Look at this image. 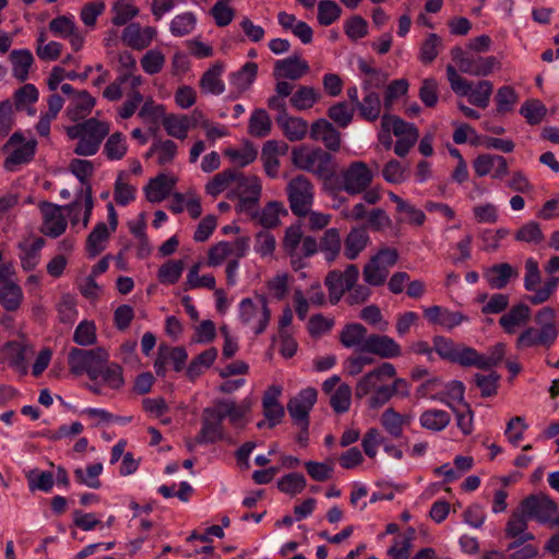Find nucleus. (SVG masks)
Instances as JSON below:
<instances>
[{
	"instance_id": "f257e3e1",
	"label": "nucleus",
	"mask_w": 559,
	"mask_h": 559,
	"mask_svg": "<svg viewBox=\"0 0 559 559\" xmlns=\"http://www.w3.org/2000/svg\"><path fill=\"white\" fill-rule=\"evenodd\" d=\"M248 411V405H238L235 401H214L212 406L205 407L202 412V426L194 442L199 444H207L215 443L221 440H227L223 420L228 418L231 425L238 426Z\"/></svg>"
},
{
	"instance_id": "f03ea898",
	"label": "nucleus",
	"mask_w": 559,
	"mask_h": 559,
	"mask_svg": "<svg viewBox=\"0 0 559 559\" xmlns=\"http://www.w3.org/2000/svg\"><path fill=\"white\" fill-rule=\"evenodd\" d=\"M525 273L523 286L532 293L527 301L532 305H542L550 299L559 286V277L554 274L559 271V255L551 257L545 265V272L549 275L542 283V272L538 262L534 258H527L524 264Z\"/></svg>"
},
{
	"instance_id": "7ed1b4c3",
	"label": "nucleus",
	"mask_w": 559,
	"mask_h": 559,
	"mask_svg": "<svg viewBox=\"0 0 559 559\" xmlns=\"http://www.w3.org/2000/svg\"><path fill=\"white\" fill-rule=\"evenodd\" d=\"M109 123L96 118H90L83 122L67 128V135L79 139L74 153L80 156H92L97 153L103 140L109 133Z\"/></svg>"
},
{
	"instance_id": "20e7f679",
	"label": "nucleus",
	"mask_w": 559,
	"mask_h": 559,
	"mask_svg": "<svg viewBox=\"0 0 559 559\" xmlns=\"http://www.w3.org/2000/svg\"><path fill=\"white\" fill-rule=\"evenodd\" d=\"M445 72L450 87L456 96L466 97L468 103L476 107L483 109L488 107L493 91V85L490 81H468L457 72L453 64H448Z\"/></svg>"
},
{
	"instance_id": "39448f33",
	"label": "nucleus",
	"mask_w": 559,
	"mask_h": 559,
	"mask_svg": "<svg viewBox=\"0 0 559 559\" xmlns=\"http://www.w3.org/2000/svg\"><path fill=\"white\" fill-rule=\"evenodd\" d=\"M555 310L550 307L540 309L536 314V322L540 329L530 326L525 329L516 340V348L522 350L534 346L549 348L558 337V329L555 323Z\"/></svg>"
},
{
	"instance_id": "423d86ee",
	"label": "nucleus",
	"mask_w": 559,
	"mask_h": 559,
	"mask_svg": "<svg viewBox=\"0 0 559 559\" xmlns=\"http://www.w3.org/2000/svg\"><path fill=\"white\" fill-rule=\"evenodd\" d=\"M292 162L297 168L312 173L323 180H330L336 174L334 157L320 147L312 150L305 146L294 147Z\"/></svg>"
},
{
	"instance_id": "0eeeda50",
	"label": "nucleus",
	"mask_w": 559,
	"mask_h": 559,
	"mask_svg": "<svg viewBox=\"0 0 559 559\" xmlns=\"http://www.w3.org/2000/svg\"><path fill=\"white\" fill-rule=\"evenodd\" d=\"M108 353L103 347L82 349L73 347L68 355L70 371L76 376L86 373L91 380L100 377L102 366L108 364Z\"/></svg>"
},
{
	"instance_id": "6e6552de",
	"label": "nucleus",
	"mask_w": 559,
	"mask_h": 559,
	"mask_svg": "<svg viewBox=\"0 0 559 559\" xmlns=\"http://www.w3.org/2000/svg\"><path fill=\"white\" fill-rule=\"evenodd\" d=\"M451 58L457 72L461 71L472 76H488L500 68V62L495 56L484 57L460 46L451 49Z\"/></svg>"
},
{
	"instance_id": "1a4fd4ad",
	"label": "nucleus",
	"mask_w": 559,
	"mask_h": 559,
	"mask_svg": "<svg viewBox=\"0 0 559 559\" xmlns=\"http://www.w3.org/2000/svg\"><path fill=\"white\" fill-rule=\"evenodd\" d=\"M521 509L530 520L534 519L540 524L551 527L559 525V512L555 501L547 495H531L521 502Z\"/></svg>"
},
{
	"instance_id": "9d476101",
	"label": "nucleus",
	"mask_w": 559,
	"mask_h": 559,
	"mask_svg": "<svg viewBox=\"0 0 559 559\" xmlns=\"http://www.w3.org/2000/svg\"><path fill=\"white\" fill-rule=\"evenodd\" d=\"M373 180V173L364 162H352L340 173L341 189L347 194L356 195L368 189Z\"/></svg>"
},
{
	"instance_id": "9b49d317",
	"label": "nucleus",
	"mask_w": 559,
	"mask_h": 559,
	"mask_svg": "<svg viewBox=\"0 0 559 559\" xmlns=\"http://www.w3.org/2000/svg\"><path fill=\"white\" fill-rule=\"evenodd\" d=\"M292 212L297 216L308 215L313 201V186L304 175L296 176L287 185Z\"/></svg>"
},
{
	"instance_id": "f8f14e48",
	"label": "nucleus",
	"mask_w": 559,
	"mask_h": 559,
	"mask_svg": "<svg viewBox=\"0 0 559 559\" xmlns=\"http://www.w3.org/2000/svg\"><path fill=\"white\" fill-rule=\"evenodd\" d=\"M231 194L238 197V206L241 212L253 213L261 195L260 179L255 176H245L238 170L234 191L228 197L230 198Z\"/></svg>"
},
{
	"instance_id": "ddd939ff",
	"label": "nucleus",
	"mask_w": 559,
	"mask_h": 559,
	"mask_svg": "<svg viewBox=\"0 0 559 559\" xmlns=\"http://www.w3.org/2000/svg\"><path fill=\"white\" fill-rule=\"evenodd\" d=\"M391 131L396 138L394 153L400 157L408 154L419 138L417 127L396 116L386 115V132Z\"/></svg>"
},
{
	"instance_id": "4468645a",
	"label": "nucleus",
	"mask_w": 559,
	"mask_h": 559,
	"mask_svg": "<svg viewBox=\"0 0 559 559\" xmlns=\"http://www.w3.org/2000/svg\"><path fill=\"white\" fill-rule=\"evenodd\" d=\"M359 270L355 264H349L344 272L331 271L325 277V286L329 289L330 301L335 305L347 290H352L358 280Z\"/></svg>"
},
{
	"instance_id": "2eb2a0df",
	"label": "nucleus",
	"mask_w": 559,
	"mask_h": 559,
	"mask_svg": "<svg viewBox=\"0 0 559 559\" xmlns=\"http://www.w3.org/2000/svg\"><path fill=\"white\" fill-rule=\"evenodd\" d=\"M376 393L369 401L371 408H379L384 404V366L367 373L356 386V397L361 399Z\"/></svg>"
},
{
	"instance_id": "dca6fc26",
	"label": "nucleus",
	"mask_w": 559,
	"mask_h": 559,
	"mask_svg": "<svg viewBox=\"0 0 559 559\" xmlns=\"http://www.w3.org/2000/svg\"><path fill=\"white\" fill-rule=\"evenodd\" d=\"M259 306L251 298H245L239 305V318L243 324H249L255 317H259L258 325L254 330L257 335L263 333L271 319V310L267 307L266 298L258 296Z\"/></svg>"
},
{
	"instance_id": "f3484780",
	"label": "nucleus",
	"mask_w": 559,
	"mask_h": 559,
	"mask_svg": "<svg viewBox=\"0 0 559 559\" xmlns=\"http://www.w3.org/2000/svg\"><path fill=\"white\" fill-rule=\"evenodd\" d=\"M23 142H24V138H23L22 133L14 132L10 136V139L8 140L5 145L3 146V148L7 150L9 147H13V146L20 144V146L15 147L11 152V154L5 158V162H4L5 169L12 171V170H14L15 166L28 163L33 159V157L35 155V151H36V144H37L36 141L31 140L25 143H23Z\"/></svg>"
},
{
	"instance_id": "a211bd4d",
	"label": "nucleus",
	"mask_w": 559,
	"mask_h": 559,
	"mask_svg": "<svg viewBox=\"0 0 559 559\" xmlns=\"http://www.w3.org/2000/svg\"><path fill=\"white\" fill-rule=\"evenodd\" d=\"M43 215L40 231L51 238L61 236L67 229V219L62 213L63 206L44 201L39 204Z\"/></svg>"
},
{
	"instance_id": "6ab92c4d",
	"label": "nucleus",
	"mask_w": 559,
	"mask_h": 559,
	"mask_svg": "<svg viewBox=\"0 0 559 559\" xmlns=\"http://www.w3.org/2000/svg\"><path fill=\"white\" fill-rule=\"evenodd\" d=\"M317 395L316 389L307 388L289 400L287 411L296 424L309 423V413L317 401Z\"/></svg>"
},
{
	"instance_id": "aec40b11",
	"label": "nucleus",
	"mask_w": 559,
	"mask_h": 559,
	"mask_svg": "<svg viewBox=\"0 0 559 559\" xmlns=\"http://www.w3.org/2000/svg\"><path fill=\"white\" fill-rule=\"evenodd\" d=\"M156 35L153 26L141 27L139 23H130L122 31L121 39L128 47L142 50L151 45Z\"/></svg>"
},
{
	"instance_id": "412c9836",
	"label": "nucleus",
	"mask_w": 559,
	"mask_h": 559,
	"mask_svg": "<svg viewBox=\"0 0 559 559\" xmlns=\"http://www.w3.org/2000/svg\"><path fill=\"white\" fill-rule=\"evenodd\" d=\"M424 313L430 323L440 325L447 330H453L464 322H469V317L463 312L452 311L440 306L426 308Z\"/></svg>"
},
{
	"instance_id": "4be33fe9",
	"label": "nucleus",
	"mask_w": 559,
	"mask_h": 559,
	"mask_svg": "<svg viewBox=\"0 0 559 559\" xmlns=\"http://www.w3.org/2000/svg\"><path fill=\"white\" fill-rule=\"evenodd\" d=\"M310 138L314 141H322L324 146L333 152L341 147L340 131L326 119L316 120L310 128Z\"/></svg>"
},
{
	"instance_id": "5701e85b",
	"label": "nucleus",
	"mask_w": 559,
	"mask_h": 559,
	"mask_svg": "<svg viewBox=\"0 0 559 559\" xmlns=\"http://www.w3.org/2000/svg\"><path fill=\"white\" fill-rule=\"evenodd\" d=\"M309 72V64L306 60H302L299 56L294 55L288 58L277 60L274 64L273 75L277 80H299L306 73Z\"/></svg>"
},
{
	"instance_id": "b1692460",
	"label": "nucleus",
	"mask_w": 559,
	"mask_h": 559,
	"mask_svg": "<svg viewBox=\"0 0 559 559\" xmlns=\"http://www.w3.org/2000/svg\"><path fill=\"white\" fill-rule=\"evenodd\" d=\"M288 151V145L285 142L276 140L266 141L262 147L261 159L266 175L275 178L280 168V155H285Z\"/></svg>"
},
{
	"instance_id": "393cba45",
	"label": "nucleus",
	"mask_w": 559,
	"mask_h": 559,
	"mask_svg": "<svg viewBox=\"0 0 559 559\" xmlns=\"http://www.w3.org/2000/svg\"><path fill=\"white\" fill-rule=\"evenodd\" d=\"M13 275L0 280V305L7 311H16L24 298L21 286L12 280Z\"/></svg>"
},
{
	"instance_id": "a878e982",
	"label": "nucleus",
	"mask_w": 559,
	"mask_h": 559,
	"mask_svg": "<svg viewBox=\"0 0 559 559\" xmlns=\"http://www.w3.org/2000/svg\"><path fill=\"white\" fill-rule=\"evenodd\" d=\"M519 272L510 263H498L488 267L484 277L488 285L493 289L504 288L512 278H516Z\"/></svg>"
},
{
	"instance_id": "bb28decb",
	"label": "nucleus",
	"mask_w": 559,
	"mask_h": 559,
	"mask_svg": "<svg viewBox=\"0 0 559 559\" xmlns=\"http://www.w3.org/2000/svg\"><path fill=\"white\" fill-rule=\"evenodd\" d=\"M176 185L174 178H169L164 174L151 179L145 186L144 192L148 202L157 203L166 199Z\"/></svg>"
},
{
	"instance_id": "cd10ccee",
	"label": "nucleus",
	"mask_w": 559,
	"mask_h": 559,
	"mask_svg": "<svg viewBox=\"0 0 559 559\" xmlns=\"http://www.w3.org/2000/svg\"><path fill=\"white\" fill-rule=\"evenodd\" d=\"M276 122L284 135L292 142L302 140L308 131V123L302 118L290 117L288 114L277 115Z\"/></svg>"
},
{
	"instance_id": "c85d7f7f",
	"label": "nucleus",
	"mask_w": 559,
	"mask_h": 559,
	"mask_svg": "<svg viewBox=\"0 0 559 559\" xmlns=\"http://www.w3.org/2000/svg\"><path fill=\"white\" fill-rule=\"evenodd\" d=\"M465 385L462 381L452 380L443 385V389L431 397L454 409L459 404H467L464 400Z\"/></svg>"
},
{
	"instance_id": "c756f323",
	"label": "nucleus",
	"mask_w": 559,
	"mask_h": 559,
	"mask_svg": "<svg viewBox=\"0 0 559 559\" xmlns=\"http://www.w3.org/2000/svg\"><path fill=\"white\" fill-rule=\"evenodd\" d=\"M531 310L527 305L518 304L499 319V323L506 333L513 334L519 326L527 322Z\"/></svg>"
},
{
	"instance_id": "7c9ffc66",
	"label": "nucleus",
	"mask_w": 559,
	"mask_h": 559,
	"mask_svg": "<svg viewBox=\"0 0 559 559\" xmlns=\"http://www.w3.org/2000/svg\"><path fill=\"white\" fill-rule=\"evenodd\" d=\"M9 59L12 63V75L20 82L28 79L29 69L34 63V57L28 49H14Z\"/></svg>"
},
{
	"instance_id": "2f4dec72",
	"label": "nucleus",
	"mask_w": 559,
	"mask_h": 559,
	"mask_svg": "<svg viewBox=\"0 0 559 559\" xmlns=\"http://www.w3.org/2000/svg\"><path fill=\"white\" fill-rule=\"evenodd\" d=\"M95 103V98L87 91H80L72 98L67 114L71 120L78 121L91 114Z\"/></svg>"
},
{
	"instance_id": "473e14b6",
	"label": "nucleus",
	"mask_w": 559,
	"mask_h": 559,
	"mask_svg": "<svg viewBox=\"0 0 559 559\" xmlns=\"http://www.w3.org/2000/svg\"><path fill=\"white\" fill-rule=\"evenodd\" d=\"M386 195L391 201H393L396 204V212L405 215V217L401 218L400 221L415 226H421L425 223L426 214L424 213V211L417 209L416 206L403 200L393 192H388Z\"/></svg>"
},
{
	"instance_id": "72a5a7b5",
	"label": "nucleus",
	"mask_w": 559,
	"mask_h": 559,
	"mask_svg": "<svg viewBox=\"0 0 559 559\" xmlns=\"http://www.w3.org/2000/svg\"><path fill=\"white\" fill-rule=\"evenodd\" d=\"M364 280L369 285L378 286L384 281V249L381 248L364 267Z\"/></svg>"
},
{
	"instance_id": "f704fd0d",
	"label": "nucleus",
	"mask_w": 559,
	"mask_h": 559,
	"mask_svg": "<svg viewBox=\"0 0 559 559\" xmlns=\"http://www.w3.org/2000/svg\"><path fill=\"white\" fill-rule=\"evenodd\" d=\"M45 246L44 238H36L31 245L19 243L20 259L24 271H33L40 260V250Z\"/></svg>"
},
{
	"instance_id": "c9c22d12",
	"label": "nucleus",
	"mask_w": 559,
	"mask_h": 559,
	"mask_svg": "<svg viewBox=\"0 0 559 559\" xmlns=\"http://www.w3.org/2000/svg\"><path fill=\"white\" fill-rule=\"evenodd\" d=\"M223 68V63L216 62L203 73L200 80V86L204 92L214 95H219L224 92L225 86L221 80Z\"/></svg>"
},
{
	"instance_id": "e433bc0d",
	"label": "nucleus",
	"mask_w": 559,
	"mask_h": 559,
	"mask_svg": "<svg viewBox=\"0 0 559 559\" xmlns=\"http://www.w3.org/2000/svg\"><path fill=\"white\" fill-rule=\"evenodd\" d=\"M238 176L237 168H228L222 173L216 174L211 181L207 182L205 190L206 193L212 197H217L219 193L225 191L231 185H235V180Z\"/></svg>"
},
{
	"instance_id": "4c0bfd02",
	"label": "nucleus",
	"mask_w": 559,
	"mask_h": 559,
	"mask_svg": "<svg viewBox=\"0 0 559 559\" xmlns=\"http://www.w3.org/2000/svg\"><path fill=\"white\" fill-rule=\"evenodd\" d=\"M271 130L272 120L266 110L255 109L249 119L248 132L255 138H265Z\"/></svg>"
},
{
	"instance_id": "58836bf2",
	"label": "nucleus",
	"mask_w": 559,
	"mask_h": 559,
	"mask_svg": "<svg viewBox=\"0 0 559 559\" xmlns=\"http://www.w3.org/2000/svg\"><path fill=\"white\" fill-rule=\"evenodd\" d=\"M519 102V94L511 85L499 87L495 95L496 111L499 115L511 112Z\"/></svg>"
},
{
	"instance_id": "ea45409f",
	"label": "nucleus",
	"mask_w": 559,
	"mask_h": 559,
	"mask_svg": "<svg viewBox=\"0 0 559 559\" xmlns=\"http://www.w3.org/2000/svg\"><path fill=\"white\" fill-rule=\"evenodd\" d=\"M163 127L168 135L185 140L190 129V118L188 116L168 115L163 119Z\"/></svg>"
},
{
	"instance_id": "a19ab883",
	"label": "nucleus",
	"mask_w": 559,
	"mask_h": 559,
	"mask_svg": "<svg viewBox=\"0 0 559 559\" xmlns=\"http://www.w3.org/2000/svg\"><path fill=\"white\" fill-rule=\"evenodd\" d=\"M109 238V230L105 223H98L86 239V250L91 258L98 255L104 249V242Z\"/></svg>"
},
{
	"instance_id": "79ce46f5",
	"label": "nucleus",
	"mask_w": 559,
	"mask_h": 559,
	"mask_svg": "<svg viewBox=\"0 0 559 559\" xmlns=\"http://www.w3.org/2000/svg\"><path fill=\"white\" fill-rule=\"evenodd\" d=\"M451 417L448 412L442 409H428L424 412L419 421L420 425L432 431H441L450 424Z\"/></svg>"
},
{
	"instance_id": "37998d69",
	"label": "nucleus",
	"mask_w": 559,
	"mask_h": 559,
	"mask_svg": "<svg viewBox=\"0 0 559 559\" xmlns=\"http://www.w3.org/2000/svg\"><path fill=\"white\" fill-rule=\"evenodd\" d=\"M366 334L367 329L362 324L349 323L341 331L340 342L347 348L355 347L358 350Z\"/></svg>"
},
{
	"instance_id": "c03bdc74",
	"label": "nucleus",
	"mask_w": 559,
	"mask_h": 559,
	"mask_svg": "<svg viewBox=\"0 0 559 559\" xmlns=\"http://www.w3.org/2000/svg\"><path fill=\"white\" fill-rule=\"evenodd\" d=\"M258 72V66L254 62H247L240 70L231 73L230 84L236 87L239 93H242L253 83Z\"/></svg>"
},
{
	"instance_id": "a18cd8bd",
	"label": "nucleus",
	"mask_w": 559,
	"mask_h": 559,
	"mask_svg": "<svg viewBox=\"0 0 559 559\" xmlns=\"http://www.w3.org/2000/svg\"><path fill=\"white\" fill-rule=\"evenodd\" d=\"M358 68L364 74L365 90L380 88L384 83V73L373 66L372 61L365 59L358 60Z\"/></svg>"
},
{
	"instance_id": "49530a36",
	"label": "nucleus",
	"mask_w": 559,
	"mask_h": 559,
	"mask_svg": "<svg viewBox=\"0 0 559 559\" xmlns=\"http://www.w3.org/2000/svg\"><path fill=\"white\" fill-rule=\"evenodd\" d=\"M367 234L362 228L353 229L345 239L344 253L349 260H354L367 245Z\"/></svg>"
},
{
	"instance_id": "de8ad7c7",
	"label": "nucleus",
	"mask_w": 559,
	"mask_h": 559,
	"mask_svg": "<svg viewBox=\"0 0 559 559\" xmlns=\"http://www.w3.org/2000/svg\"><path fill=\"white\" fill-rule=\"evenodd\" d=\"M111 11L114 13L111 22L116 26L128 24L129 21L139 14V9L129 0H115Z\"/></svg>"
},
{
	"instance_id": "09e8293b",
	"label": "nucleus",
	"mask_w": 559,
	"mask_h": 559,
	"mask_svg": "<svg viewBox=\"0 0 559 559\" xmlns=\"http://www.w3.org/2000/svg\"><path fill=\"white\" fill-rule=\"evenodd\" d=\"M355 109V106L349 105L346 102H340L328 109V116L340 128H346L353 120Z\"/></svg>"
},
{
	"instance_id": "8fccbe9b",
	"label": "nucleus",
	"mask_w": 559,
	"mask_h": 559,
	"mask_svg": "<svg viewBox=\"0 0 559 559\" xmlns=\"http://www.w3.org/2000/svg\"><path fill=\"white\" fill-rule=\"evenodd\" d=\"M128 151L126 138L120 132H115L107 139L104 145V154L110 160L121 159Z\"/></svg>"
},
{
	"instance_id": "3c124183",
	"label": "nucleus",
	"mask_w": 559,
	"mask_h": 559,
	"mask_svg": "<svg viewBox=\"0 0 559 559\" xmlns=\"http://www.w3.org/2000/svg\"><path fill=\"white\" fill-rule=\"evenodd\" d=\"M197 17L192 12L176 15L170 22V32L176 37H183L193 32Z\"/></svg>"
},
{
	"instance_id": "603ef678",
	"label": "nucleus",
	"mask_w": 559,
	"mask_h": 559,
	"mask_svg": "<svg viewBox=\"0 0 559 559\" xmlns=\"http://www.w3.org/2000/svg\"><path fill=\"white\" fill-rule=\"evenodd\" d=\"M27 347L20 342L12 341L4 345V353L10 366L26 372L25 356Z\"/></svg>"
},
{
	"instance_id": "864d4df0",
	"label": "nucleus",
	"mask_w": 559,
	"mask_h": 559,
	"mask_svg": "<svg viewBox=\"0 0 559 559\" xmlns=\"http://www.w3.org/2000/svg\"><path fill=\"white\" fill-rule=\"evenodd\" d=\"M441 47V37L436 33H430L420 46L418 59L425 64L431 63L439 55Z\"/></svg>"
},
{
	"instance_id": "5fc2aeb1",
	"label": "nucleus",
	"mask_w": 559,
	"mask_h": 559,
	"mask_svg": "<svg viewBox=\"0 0 559 559\" xmlns=\"http://www.w3.org/2000/svg\"><path fill=\"white\" fill-rule=\"evenodd\" d=\"M415 531L413 528H408L407 532L399 536L394 544L386 551L393 559H408L409 549L412 547V542L414 539Z\"/></svg>"
},
{
	"instance_id": "6e6d98bb",
	"label": "nucleus",
	"mask_w": 559,
	"mask_h": 559,
	"mask_svg": "<svg viewBox=\"0 0 559 559\" xmlns=\"http://www.w3.org/2000/svg\"><path fill=\"white\" fill-rule=\"evenodd\" d=\"M360 115L367 120H374L381 111V102L379 95L372 91H366L362 102L357 106Z\"/></svg>"
},
{
	"instance_id": "4d7b16f0",
	"label": "nucleus",
	"mask_w": 559,
	"mask_h": 559,
	"mask_svg": "<svg viewBox=\"0 0 559 559\" xmlns=\"http://www.w3.org/2000/svg\"><path fill=\"white\" fill-rule=\"evenodd\" d=\"M185 264L181 260H169L158 270V280L163 284H175L179 281Z\"/></svg>"
},
{
	"instance_id": "13d9d810",
	"label": "nucleus",
	"mask_w": 559,
	"mask_h": 559,
	"mask_svg": "<svg viewBox=\"0 0 559 559\" xmlns=\"http://www.w3.org/2000/svg\"><path fill=\"white\" fill-rule=\"evenodd\" d=\"M515 240L538 245L544 240V234L537 222L531 221L520 227L515 233Z\"/></svg>"
},
{
	"instance_id": "bf43d9fd",
	"label": "nucleus",
	"mask_w": 559,
	"mask_h": 559,
	"mask_svg": "<svg viewBox=\"0 0 559 559\" xmlns=\"http://www.w3.org/2000/svg\"><path fill=\"white\" fill-rule=\"evenodd\" d=\"M318 100V94L313 87L300 86L290 97V104L297 110L311 108Z\"/></svg>"
},
{
	"instance_id": "052dcab7",
	"label": "nucleus",
	"mask_w": 559,
	"mask_h": 559,
	"mask_svg": "<svg viewBox=\"0 0 559 559\" xmlns=\"http://www.w3.org/2000/svg\"><path fill=\"white\" fill-rule=\"evenodd\" d=\"M411 415H401L392 408H386V432L395 438H402V431L405 426L412 421Z\"/></svg>"
},
{
	"instance_id": "680f3d73",
	"label": "nucleus",
	"mask_w": 559,
	"mask_h": 559,
	"mask_svg": "<svg viewBox=\"0 0 559 559\" xmlns=\"http://www.w3.org/2000/svg\"><path fill=\"white\" fill-rule=\"evenodd\" d=\"M166 62L165 55L157 50H147L141 59V67L143 71L150 75L159 73Z\"/></svg>"
},
{
	"instance_id": "e2e57ef3",
	"label": "nucleus",
	"mask_w": 559,
	"mask_h": 559,
	"mask_svg": "<svg viewBox=\"0 0 559 559\" xmlns=\"http://www.w3.org/2000/svg\"><path fill=\"white\" fill-rule=\"evenodd\" d=\"M307 485L306 478L302 474L299 473H290L283 476L278 483L277 487L282 492L288 495H296L301 492Z\"/></svg>"
},
{
	"instance_id": "0e129e2a",
	"label": "nucleus",
	"mask_w": 559,
	"mask_h": 559,
	"mask_svg": "<svg viewBox=\"0 0 559 559\" xmlns=\"http://www.w3.org/2000/svg\"><path fill=\"white\" fill-rule=\"evenodd\" d=\"M352 389L348 384H340L330 399V405L337 414L348 411L350 405Z\"/></svg>"
},
{
	"instance_id": "69168bd1",
	"label": "nucleus",
	"mask_w": 559,
	"mask_h": 559,
	"mask_svg": "<svg viewBox=\"0 0 559 559\" xmlns=\"http://www.w3.org/2000/svg\"><path fill=\"white\" fill-rule=\"evenodd\" d=\"M320 247L325 253L326 260L333 261L341 250V237L337 229H328L321 239Z\"/></svg>"
},
{
	"instance_id": "338daca9",
	"label": "nucleus",
	"mask_w": 559,
	"mask_h": 559,
	"mask_svg": "<svg viewBox=\"0 0 559 559\" xmlns=\"http://www.w3.org/2000/svg\"><path fill=\"white\" fill-rule=\"evenodd\" d=\"M340 5L330 0L320 1L318 4V22L323 26H329L341 16Z\"/></svg>"
},
{
	"instance_id": "774afa93",
	"label": "nucleus",
	"mask_w": 559,
	"mask_h": 559,
	"mask_svg": "<svg viewBox=\"0 0 559 559\" xmlns=\"http://www.w3.org/2000/svg\"><path fill=\"white\" fill-rule=\"evenodd\" d=\"M520 114L526 119L530 124L539 123L546 115V107L540 100L531 99L526 100L520 109Z\"/></svg>"
}]
</instances>
